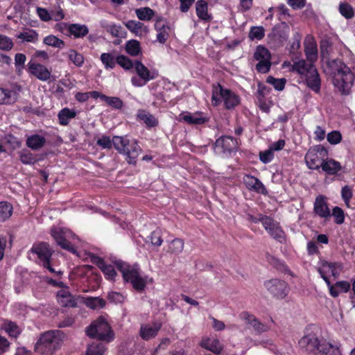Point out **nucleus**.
<instances>
[{
  "instance_id": "obj_1",
  "label": "nucleus",
  "mask_w": 355,
  "mask_h": 355,
  "mask_svg": "<svg viewBox=\"0 0 355 355\" xmlns=\"http://www.w3.org/2000/svg\"><path fill=\"white\" fill-rule=\"evenodd\" d=\"M327 66L332 76L334 86L342 94H349L354 80V76L352 73L350 68L340 59L329 60Z\"/></svg>"
},
{
  "instance_id": "obj_2",
  "label": "nucleus",
  "mask_w": 355,
  "mask_h": 355,
  "mask_svg": "<svg viewBox=\"0 0 355 355\" xmlns=\"http://www.w3.org/2000/svg\"><path fill=\"white\" fill-rule=\"evenodd\" d=\"M292 70L300 76L309 89L315 93L320 92L321 80L313 62L303 59L300 60L293 62Z\"/></svg>"
},
{
  "instance_id": "obj_3",
  "label": "nucleus",
  "mask_w": 355,
  "mask_h": 355,
  "mask_svg": "<svg viewBox=\"0 0 355 355\" xmlns=\"http://www.w3.org/2000/svg\"><path fill=\"white\" fill-rule=\"evenodd\" d=\"M115 264L122 273L123 279L125 282H130L134 289L138 292H143L147 284L149 282H152V279L141 275V270L138 264L130 266L121 261H116Z\"/></svg>"
},
{
  "instance_id": "obj_4",
  "label": "nucleus",
  "mask_w": 355,
  "mask_h": 355,
  "mask_svg": "<svg viewBox=\"0 0 355 355\" xmlns=\"http://www.w3.org/2000/svg\"><path fill=\"white\" fill-rule=\"evenodd\" d=\"M112 142L114 148L119 153L126 155L125 159L129 164H136L137 157L141 152V148L136 140H130L127 137L114 136Z\"/></svg>"
},
{
  "instance_id": "obj_5",
  "label": "nucleus",
  "mask_w": 355,
  "mask_h": 355,
  "mask_svg": "<svg viewBox=\"0 0 355 355\" xmlns=\"http://www.w3.org/2000/svg\"><path fill=\"white\" fill-rule=\"evenodd\" d=\"M87 335L99 340L111 342L114 338V334L107 320L103 316H99L96 320L86 328Z\"/></svg>"
},
{
  "instance_id": "obj_6",
  "label": "nucleus",
  "mask_w": 355,
  "mask_h": 355,
  "mask_svg": "<svg viewBox=\"0 0 355 355\" xmlns=\"http://www.w3.org/2000/svg\"><path fill=\"white\" fill-rule=\"evenodd\" d=\"M51 234L57 244L62 249L76 253V248L80 239L69 230L61 227H53Z\"/></svg>"
},
{
  "instance_id": "obj_7",
  "label": "nucleus",
  "mask_w": 355,
  "mask_h": 355,
  "mask_svg": "<svg viewBox=\"0 0 355 355\" xmlns=\"http://www.w3.org/2000/svg\"><path fill=\"white\" fill-rule=\"evenodd\" d=\"M221 101H223L226 109L231 110L240 103V98L232 90L218 84L214 87L211 102L214 105L217 106Z\"/></svg>"
},
{
  "instance_id": "obj_8",
  "label": "nucleus",
  "mask_w": 355,
  "mask_h": 355,
  "mask_svg": "<svg viewBox=\"0 0 355 355\" xmlns=\"http://www.w3.org/2000/svg\"><path fill=\"white\" fill-rule=\"evenodd\" d=\"M60 345V339L53 331L41 335L35 345V350L42 354H51Z\"/></svg>"
},
{
  "instance_id": "obj_9",
  "label": "nucleus",
  "mask_w": 355,
  "mask_h": 355,
  "mask_svg": "<svg viewBox=\"0 0 355 355\" xmlns=\"http://www.w3.org/2000/svg\"><path fill=\"white\" fill-rule=\"evenodd\" d=\"M328 152L325 147L317 145L310 148L305 155V162L309 168L318 170L327 157Z\"/></svg>"
},
{
  "instance_id": "obj_10",
  "label": "nucleus",
  "mask_w": 355,
  "mask_h": 355,
  "mask_svg": "<svg viewBox=\"0 0 355 355\" xmlns=\"http://www.w3.org/2000/svg\"><path fill=\"white\" fill-rule=\"evenodd\" d=\"M254 223L261 222L264 229L276 241L279 243L285 241V233L279 224L271 218L266 216H261L259 218H253Z\"/></svg>"
},
{
  "instance_id": "obj_11",
  "label": "nucleus",
  "mask_w": 355,
  "mask_h": 355,
  "mask_svg": "<svg viewBox=\"0 0 355 355\" xmlns=\"http://www.w3.org/2000/svg\"><path fill=\"white\" fill-rule=\"evenodd\" d=\"M253 57L258 62L255 67L258 72L266 73L270 71L272 64L271 54L268 49L259 45L254 53Z\"/></svg>"
},
{
  "instance_id": "obj_12",
  "label": "nucleus",
  "mask_w": 355,
  "mask_h": 355,
  "mask_svg": "<svg viewBox=\"0 0 355 355\" xmlns=\"http://www.w3.org/2000/svg\"><path fill=\"white\" fill-rule=\"evenodd\" d=\"M343 270V264L338 262H328L322 261L318 268L321 277L324 280L327 285H330V281L327 275L331 273L335 278L338 277Z\"/></svg>"
},
{
  "instance_id": "obj_13",
  "label": "nucleus",
  "mask_w": 355,
  "mask_h": 355,
  "mask_svg": "<svg viewBox=\"0 0 355 355\" xmlns=\"http://www.w3.org/2000/svg\"><path fill=\"white\" fill-rule=\"evenodd\" d=\"M27 67L30 75L43 82L51 81V71L45 65L30 60Z\"/></svg>"
},
{
  "instance_id": "obj_14",
  "label": "nucleus",
  "mask_w": 355,
  "mask_h": 355,
  "mask_svg": "<svg viewBox=\"0 0 355 355\" xmlns=\"http://www.w3.org/2000/svg\"><path fill=\"white\" fill-rule=\"evenodd\" d=\"M269 42L274 48L282 46L288 38V28L286 26H275L268 35Z\"/></svg>"
},
{
  "instance_id": "obj_15",
  "label": "nucleus",
  "mask_w": 355,
  "mask_h": 355,
  "mask_svg": "<svg viewBox=\"0 0 355 355\" xmlns=\"http://www.w3.org/2000/svg\"><path fill=\"white\" fill-rule=\"evenodd\" d=\"M264 285L268 291L277 298L283 299L288 294V284L284 281L273 279L266 282Z\"/></svg>"
},
{
  "instance_id": "obj_16",
  "label": "nucleus",
  "mask_w": 355,
  "mask_h": 355,
  "mask_svg": "<svg viewBox=\"0 0 355 355\" xmlns=\"http://www.w3.org/2000/svg\"><path fill=\"white\" fill-rule=\"evenodd\" d=\"M215 148L219 153L227 155L237 150L238 143L232 137L223 136L216 141Z\"/></svg>"
},
{
  "instance_id": "obj_17",
  "label": "nucleus",
  "mask_w": 355,
  "mask_h": 355,
  "mask_svg": "<svg viewBox=\"0 0 355 355\" xmlns=\"http://www.w3.org/2000/svg\"><path fill=\"white\" fill-rule=\"evenodd\" d=\"M29 252L37 255L42 264L44 263L47 264V261H51L53 254V250L51 249L49 243L45 242L34 244Z\"/></svg>"
},
{
  "instance_id": "obj_18",
  "label": "nucleus",
  "mask_w": 355,
  "mask_h": 355,
  "mask_svg": "<svg viewBox=\"0 0 355 355\" xmlns=\"http://www.w3.org/2000/svg\"><path fill=\"white\" fill-rule=\"evenodd\" d=\"M162 328L160 322L142 324L139 329V336L144 340H149L154 338Z\"/></svg>"
},
{
  "instance_id": "obj_19",
  "label": "nucleus",
  "mask_w": 355,
  "mask_h": 355,
  "mask_svg": "<svg viewBox=\"0 0 355 355\" xmlns=\"http://www.w3.org/2000/svg\"><path fill=\"white\" fill-rule=\"evenodd\" d=\"M155 29L157 31V40L164 44L169 37L170 27L165 19L157 17L155 19Z\"/></svg>"
},
{
  "instance_id": "obj_20",
  "label": "nucleus",
  "mask_w": 355,
  "mask_h": 355,
  "mask_svg": "<svg viewBox=\"0 0 355 355\" xmlns=\"http://www.w3.org/2000/svg\"><path fill=\"white\" fill-rule=\"evenodd\" d=\"M243 182L249 191L263 195L268 193V191L263 184L258 178L252 175H245L243 178Z\"/></svg>"
},
{
  "instance_id": "obj_21",
  "label": "nucleus",
  "mask_w": 355,
  "mask_h": 355,
  "mask_svg": "<svg viewBox=\"0 0 355 355\" xmlns=\"http://www.w3.org/2000/svg\"><path fill=\"white\" fill-rule=\"evenodd\" d=\"M314 213L320 218L327 219L331 217V211L328 207L326 198L320 195L315 198L313 205Z\"/></svg>"
},
{
  "instance_id": "obj_22",
  "label": "nucleus",
  "mask_w": 355,
  "mask_h": 355,
  "mask_svg": "<svg viewBox=\"0 0 355 355\" xmlns=\"http://www.w3.org/2000/svg\"><path fill=\"white\" fill-rule=\"evenodd\" d=\"M320 340L314 334H308L299 340L300 347L307 352L314 353L316 352Z\"/></svg>"
},
{
  "instance_id": "obj_23",
  "label": "nucleus",
  "mask_w": 355,
  "mask_h": 355,
  "mask_svg": "<svg viewBox=\"0 0 355 355\" xmlns=\"http://www.w3.org/2000/svg\"><path fill=\"white\" fill-rule=\"evenodd\" d=\"M134 68L138 76L146 83L150 80L155 79L158 76L157 72L150 71V70L139 60L135 61Z\"/></svg>"
},
{
  "instance_id": "obj_24",
  "label": "nucleus",
  "mask_w": 355,
  "mask_h": 355,
  "mask_svg": "<svg viewBox=\"0 0 355 355\" xmlns=\"http://www.w3.org/2000/svg\"><path fill=\"white\" fill-rule=\"evenodd\" d=\"M241 317L245 320L247 324L250 325L257 333L266 332L268 330V327L260 322L254 315L248 312L241 313Z\"/></svg>"
},
{
  "instance_id": "obj_25",
  "label": "nucleus",
  "mask_w": 355,
  "mask_h": 355,
  "mask_svg": "<svg viewBox=\"0 0 355 355\" xmlns=\"http://www.w3.org/2000/svg\"><path fill=\"white\" fill-rule=\"evenodd\" d=\"M58 303L63 307L76 306V300L68 289H62L57 293Z\"/></svg>"
},
{
  "instance_id": "obj_26",
  "label": "nucleus",
  "mask_w": 355,
  "mask_h": 355,
  "mask_svg": "<svg viewBox=\"0 0 355 355\" xmlns=\"http://www.w3.org/2000/svg\"><path fill=\"white\" fill-rule=\"evenodd\" d=\"M320 168L327 175H334L341 171L342 166L339 162L332 158L327 157L324 161L322 162Z\"/></svg>"
},
{
  "instance_id": "obj_27",
  "label": "nucleus",
  "mask_w": 355,
  "mask_h": 355,
  "mask_svg": "<svg viewBox=\"0 0 355 355\" xmlns=\"http://www.w3.org/2000/svg\"><path fill=\"white\" fill-rule=\"evenodd\" d=\"M200 346L216 354H220L223 351V346L217 338H205L200 343Z\"/></svg>"
},
{
  "instance_id": "obj_28",
  "label": "nucleus",
  "mask_w": 355,
  "mask_h": 355,
  "mask_svg": "<svg viewBox=\"0 0 355 355\" xmlns=\"http://www.w3.org/2000/svg\"><path fill=\"white\" fill-rule=\"evenodd\" d=\"M315 355H342L338 347L327 343L320 341L315 352Z\"/></svg>"
},
{
  "instance_id": "obj_29",
  "label": "nucleus",
  "mask_w": 355,
  "mask_h": 355,
  "mask_svg": "<svg viewBox=\"0 0 355 355\" xmlns=\"http://www.w3.org/2000/svg\"><path fill=\"white\" fill-rule=\"evenodd\" d=\"M125 26L131 33L139 37L147 34L149 31L148 26L139 21L129 20L125 23Z\"/></svg>"
},
{
  "instance_id": "obj_30",
  "label": "nucleus",
  "mask_w": 355,
  "mask_h": 355,
  "mask_svg": "<svg viewBox=\"0 0 355 355\" xmlns=\"http://www.w3.org/2000/svg\"><path fill=\"white\" fill-rule=\"evenodd\" d=\"M46 143V139L42 135H32L27 137L26 144L33 150L42 148Z\"/></svg>"
},
{
  "instance_id": "obj_31",
  "label": "nucleus",
  "mask_w": 355,
  "mask_h": 355,
  "mask_svg": "<svg viewBox=\"0 0 355 355\" xmlns=\"http://www.w3.org/2000/svg\"><path fill=\"white\" fill-rule=\"evenodd\" d=\"M304 53L306 58V60L313 63L317 60L318 49L315 42L312 40L305 41Z\"/></svg>"
},
{
  "instance_id": "obj_32",
  "label": "nucleus",
  "mask_w": 355,
  "mask_h": 355,
  "mask_svg": "<svg viewBox=\"0 0 355 355\" xmlns=\"http://www.w3.org/2000/svg\"><path fill=\"white\" fill-rule=\"evenodd\" d=\"M182 119L191 125H200L208 121L202 112L187 113L182 116Z\"/></svg>"
},
{
  "instance_id": "obj_33",
  "label": "nucleus",
  "mask_w": 355,
  "mask_h": 355,
  "mask_svg": "<svg viewBox=\"0 0 355 355\" xmlns=\"http://www.w3.org/2000/svg\"><path fill=\"white\" fill-rule=\"evenodd\" d=\"M16 37L21 40V42L36 43L39 40V35L35 30L28 28L16 35Z\"/></svg>"
},
{
  "instance_id": "obj_34",
  "label": "nucleus",
  "mask_w": 355,
  "mask_h": 355,
  "mask_svg": "<svg viewBox=\"0 0 355 355\" xmlns=\"http://www.w3.org/2000/svg\"><path fill=\"white\" fill-rule=\"evenodd\" d=\"M197 16L202 20L209 21L211 16L208 13V4L204 0H198L196 3Z\"/></svg>"
},
{
  "instance_id": "obj_35",
  "label": "nucleus",
  "mask_w": 355,
  "mask_h": 355,
  "mask_svg": "<svg viewBox=\"0 0 355 355\" xmlns=\"http://www.w3.org/2000/svg\"><path fill=\"white\" fill-rule=\"evenodd\" d=\"M76 116V112L67 107L62 109L58 114L59 123L62 125H67L70 120L75 118Z\"/></svg>"
},
{
  "instance_id": "obj_36",
  "label": "nucleus",
  "mask_w": 355,
  "mask_h": 355,
  "mask_svg": "<svg viewBox=\"0 0 355 355\" xmlns=\"http://www.w3.org/2000/svg\"><path fill=\"white\" fill-rule=\"evenodd\" d=\"M89 29L86 25L79 24H71L69 27V34L75 38H82L87 35Z\"/></svg>"
},
{
  "instance_id": "obj_37",
  "label": "nucleus",
  "mask_w": 355,
  "mask_h": 355,
  "mask_svg": "<svg viewBox=\"0 0 355 355\" xmlns=\"http://www.w3.org/2000/svg\"><path fill=\"white\" fill-rule=\"evenodd\" d=\"M137 117L143 121L148 128H153L158 125V120L153 114L146 112L145 110H139Z\"/></svg>"
},
{
  "instance_id": "obj_38",
  "label": "nucleus",
  "mask_w": 355,
  "mask_h": 355,
  "mask_svg": "<svg viewBox=\"0 0 355 355\" xmlns=\"http://www.w3.org/2000/svg\"><path fill=\"white\" fill-rule=\"evenodd\" d=\"M98 267L101 270V271L105 275V277L109 280H114V277L116 275V272L112 265L105 264V261L98 259V261L96 263Z\"/></svg>"
},
{
  "instance_id": "obj_39",
  "label": "nucleus",
  "mask_w": 355,
  "mask_h": 355,
  "mask_svg": "<svg viewBox=\"0 0 355 355\" xmlns=\"http://www.w3.org/2000/svg\"><path fill=\"white\" fill-rule=\"evenodd\" d=\"M137 18L141 21H150L155 16V12L149 7H142L135 10Z\"/></svg>"
},
{
  "instance_id": "obj_40",
  "label": "nucleus",
  "mask_w": 355,
  "mask_h": 355,
  "mask_svg": "<svg viewBox=\"0 0 355 355\" xmlns=\"http://www.w3.org/2000/svg\"><path fill=\"white\" fill-rule=\"evenodd\" d=\"M15 101L16 95L14 92L0 88V104H11Z\"/></svg>"
},
{
  "instance_id": "obj_41",
  "label": "nucleus",
  "mask_w": 355,
  "mask_h": 355,
  "mask_svg": "<svg viewBox=\"0 0 355 355\" xmlns=\"http://www.w3.org/2000/svg\"><path fill=\"white\" fill-rule=\"evenodd\" d=\"M12 214V206L7 202H0V223L8 220Z\"/></svg>"
},
{
  "instance_id": "obj_42",
  "label": "nucleus",
  "mask_w": 355,
  "mask_h": 355,
  "mask_svg": "<svg viewBox=\"0 0 355 355\" xmlns=\"http://www.w3.org/2000/svg\"><path fill=\"white\" fill-rule=\"evenodd\" d=\"M85 304L89 309H99L103 308L105 306V301L98 297H87L85 300Z\"/></svg>"
},
{
  "instance_id": "obj_43",
  "label": "nucleus",
  "mask_w": 355,
  "mask_h": 355,
  "mask_svg": "<svg viewBox=\"0 0 355 355\" xmlns=\"http://www.w3.org/2000/svg\"><path fill=\"white\" fill-rule=\"evenodd\" d=\"M184 243L180 239H175L168 243V252L171 254H179L184 249Z\"/></svg>"
},
{
  "instance_id": "obj_44",
  "label": "nucleus",
  "mask_w": 355,
  "mask_h": 355,
  "mask_svg": "<svg viewBox=\"0 0 355 355\" xmlns=\"http://www.w3.org/2000/svg\"><path fill=\"white\" fill-rule=\"evenodd\" d=\"M125 51L132 56L138 55L141 52L139 42L135 40L128 41L125 45Z\"/></svg>"
},
{
  "instance_id": "obj_45",
  "label": "nucleus",
  "mask_w": 355,
  "mask_h": 355,
  "mask_svg": "<svg viewBox=\"0 0 355 355\" xmlns=\"http://www.w3.org/2000/svg\"><path fill=\"white\" fill-rule=\"evenodd\" d=\"M338 10L340 15L347 19H352L354 16L353 7L347 3H340Z\"/></svg>"
},
{
  "instance_id": "obj_46",
  "label": "nucleus",
  "mask_w": 355,
  "mask_h": 355,
  "mask_svg": "<svg viewBox=\"0 0 355 355\" xmlns=\"http://www.w3.org/2000/svg\"><path fill=\"white\" fill-rule=\"evenodd\" d=\"M100 59L106 69L115 67L116 58L111 53H103L101 55Z\"/></svg>"
},
{
  "instance_id": "obj_47",
  "label": "nucleus",
  "mask_w": 355,
  "mask_h": 355,
  "mask_svg": "<svg viewBox=\"0 0 355 355\" xmlns=\"http://www.w3.org/2000/svg\"><path fill=\"white\" fill-rule=\"evenodd\" d=\"M43 42L48 45L55 48L62 49L64 47V42L62 40H60L57 37L50 35L44 38Z\"/></svg>"
},
{
  "instance_id": "obj_48",
  "label": "nucleus",
  "mask_w": 355,
  "mask_h": 355,
  "mask_svg": "<svg viewBox=\"0 0 355 355\" xmlns=\"http://www.w3.org/2000/svg\"><path fill=\"white\" fill-rule=\"evenodd\" d=\"M105 348L103 344L96 342L89 345L86 355H102Z\"/></svg>"
},
{
  "instance_id": "obj_49",
  "label": "nucleus",
  "mask_w": 355,
  "mask_h": 355,
  "mask_svg": "<svg viewBox=\"0 0 355 355\" xmlns=\"http://www.w3.org/2000/svg\"><path fill=\"white\" fill-rule=\"evenodd\" d=\"M19 159L24 164H34L37 161L36 157L27 150L19 153Z\"/></svg>"
},
{
  "instance_id": "obj_50",
  "label": "nucleus",
  "mask_w": 355,
  "mask_h": 355,
  "mask_svg": "<svg viewBox=\"0 0 355 355\" xmlns=\"http://www.w3.org/2000/svg\"><path fill=\"white\" fill-rule=\"evenodd\" d=\"M102 101L114 109H121L123 106V102L119 97L103 96Z\"/></svg>"
},
{
  "instance_id": "obj_51",
  "label": "nucleus",
  "mask_w": 355,
  "mask_h": 355,
  "mask_svg": "<svg viewBox=\"0 0 355 355\" xmlns=\"http://www.w3.org/2000/svg\"><path fill=\"white\" fill-rule=\"evenodd\" d=\"M116 62L125 70H130L135 67V62H133L130 58L123 55H118L116 58Z\"/></svg>"
},
{
  "instance_id": "obj_52",
  "label": "nucleus",
  "mask_w": 355,
  "mask_h": 355,
  "mask_svg": "<svg viewBox=\"0 0 355 355\" xmlns=\"http://www.w3.org/2000/svg\"><path fill=\"white\" fill-rule=\"evenodd\" d=\"M266 83L272 85L277 91H282L285 87L286 80L284 78H275L271 76H268Z\"/></svg>"
},
{
  "instance_id": "obj_53",
  "label": "nucleus",
  "mask_w": 355,
  "mask_h": 355,
  "mask_svg": "<svg viewBox=\"0 0 355 355\" xmlns=\"http://www.w3.org/2000/svg\"><path fill=\"white\" fill-rule=\"evenodd\" d=\"M26 61V56L24 53H17L15 56V65L18 74H21L24 68V64Z\"/></svg>"
},
{
  "instance_id": "obj_54",
  "label": "nucleus",
  "mask_w": 355,
  "mask_h": 355,
  "mask_svg": "<svg viewBox=\"0 0 355 355\" xmlns=\"http://www.w3.org/2000/svg\"><path fill=\"white\" fill-rule=\"evenodd\" d=\"M264 35L265 31L262 26H253L250 28L248 37L252 40H260L263 38Z\"/></svg>"
},
{
  "instance_id": "obj_55",
  "label": "nucleus",
  "mask_w": 355,
  "mask_h": 355,
  "mask_svg": "<svg viewBox=\"0 0 355 355\" xmlns=\"http://www.w3.org/2000/svg\"><path fill=\"white\" fill-rule=\"evenodd\" d=\"M3 329L12 337H17L20 334L19 327L15 322L10 321L4 323Z\"/></svg>"
},
{
  "instance_id": "obj_56",
  "label": "nucleus",
  "mask_w": 355,
  "mask_h": 355,
  "mask_svg": "<svg viewBox=\"0 0 355 355\" xmlns=\"http://www.w3.org/2000/svg\"><path fill=\"white\" fill-rule=\"evenodd\" d=\"M14 46L12 39L5 35L0 34V49L5 51H10Z\"/></svg>"
},
{
  "instance_id": "obj_57",
  "label": "nucleus",
  "mask_w": 355,
  "mask_h": 355,
  "mask_svg": "<svg viewBox=\"0 0 355 355\" xmlns=\"http://www.w3.org/2000/svg\"><path fill=\"white\" fill-rule=\"evenodd\" d=\"M69 60L77 67H81L84 62V58L83 56L78 53L75 50H70L69 51Z\"/></svg>"
},
{
  "instance_id": "obj_58",
  "label": "nucleus",
  "mask_w": 355,
  "mask_h": 355,
  "mask_svg": "<svg viewBox=\"0 0 355 355\" xmlns=\"http://www.w3.org/2000/svg\"><path fill=\"white\" fill-rule=\"evenodd\" d=\"M327 139L331 145H336L342 140V135L340 131L333 130L327 135Z\"/></svg>"
},
{
  "instance_id": "obj_59",
  "label": "nucleus",
  "mask_w": 355,
  "mask_h": 355,
  "mask_svg": "<svg viewBox=\"0 0 355 355\" xmlns=\"http://www.w3.org/2000/svg\"><path fill=\"white\" fill-rule=\"evenodd\" d=\"M334 218V222L338 225H341L345 221V214L343 210L339 207H335L333 209L332 214Z\"/></svg>"
},
{
  "instance_id": "obj_60",
  "label": "nucleus",
  "mask_w": 355,
  "mask_h": 355,
  "mask_svg": "<svg viewBox=\"0 0 355 355\" xmlns=\"http://www.w3.org/2000/svg\"><path fill=\"white\" fill-rule=\"evenodd\" d=\"M106 31L110 33L113 37L122 36L123 28L121 25L117 24H107L105 26Z\"/></svg>"
},
{
  "instance_id": "obj_61",
  "label": "nucleus",
  "mask_w": 355,
  "mask_h": 355,
  "mask_svg": "<svg viewBox=\"0 0 355 355\" xmlns=\"http://www.w3.org/2000/svg\"><path fill=\"white\" fill-rule=\"evenodd\" d=\"M352 189L349 186L345 185L342 188L341 196L347 207H349V201L352 198Z\"/></svg>"
},
{
  "instance_id": "obj_62",
  "label": "nucleus",
  "mask_w": 355,
  "mask_h": 355,
  "mask_svg": "<svg viewBox=\"0 0 355 355\" xmlns=\"http://www.w3.org/2000/svg\"><path fill=\"white\" fill-rule=\"evenodd\" d=\"M259 159L263 164L270 163L274 159V152L268 148L259 153Z\"/></svg>"
},
{
  "instance_id": "obj_63",
  "label": "nucleus",
  "mask_w": 355,
  "mask_h": 355,
  "mask_svg": "<svg viewBox=\"0 0 355 355\" xmlns=\"http://www.w3.org/2000/svg\"><path fill=\"white\" fill-rule=\"evenodd\" d=\"M150 240L153 245L160 246L163 242L160 230L153 231L150 236Z\"/></svg>"
},
{
  "instance_id": "obj_64",
  "label": "nucleus",
  "mask_w": 355,
  "mask_h": 355,
  "mask_svg": "<svg viewBox=\"0 0 355 355\" xmlns=\"http://www.w3.org/2000/svg\"><path fill=\"white\" fill-rule=\"evenodd\" d=\"M96 144L103 148H110L113 145L112 140H111L110 137L107 136L101 137L97 140Z\"/></svg>"
}]
</instances>
